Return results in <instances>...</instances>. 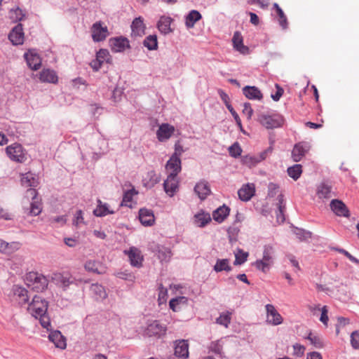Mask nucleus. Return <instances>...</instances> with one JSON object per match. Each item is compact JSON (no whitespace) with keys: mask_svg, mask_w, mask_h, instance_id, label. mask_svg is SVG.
Returning <instances> with one entry per match:
<instances>
[{"mask_svg":"<svg viewBox=\"0 0 359 359\" xmlns=\"http://www.w3.org/2000/svg\"><path fill=\"white\" fill-rule=\"evenodd\" d=\"M175 344V355L178 358H187L189 357L188 341L177 340Z\"/></svg>","mask_w":359,"mask_h":359,"instance_id":"dca6fc26","label":"nucleus"},{"mask_svg":"<svg viewBox=\"0 0 359 359\" xmlns=\"http://www.w3.org/2000/svg\"><path fill=\"white\" fill-rule=\"evenodd\" d=\"M277 89L276 93L274 95H271V97L274 101H278L283 94V89L278 84H276Z\"/></svg>","mask_w":359,"mask_h":359,"instance_id":"69168bd1","label":"nucleus"},{"mask_svg":"<svg viewBox=\"0 0 359 359\" xmlns=\"http://www.w3.org/2000/svg\"><path fill=\"white\" fill-rule=\"evenodd\" d=\"M39 79L41 82L57 83L58 77L55 71L50 69H44L39 74Z\"/></svg>","mask_w":359,"mask_h":359,"instance_id":"5701e85b","label":"nucleus"},{"mask_svg":"<svg viewBox=\"0 0 359 359\" xmlns=\"http://www.w3.org/2000/svg\"><path fill=\"white\" fill-rule=\"evenodd\" d=\"M21 184L25 187H36L38 182L33 173L27 172L22 175Z\"/></svg>","mask_w":359,"mask_h":359,"instance_id":"2f4dec72","label":"nucleus"},{"mask_svg":"<svg viewBox=\"0 0 359 359\" xmlns=\"http://www.w3.org/2000/svg\"><path fill=\"white\" fill-rule=\"evenodd\" d=\"M14 294L19 298V302L20 304H26L28 302L27 290L20 286L15 285L13 287Z\"/></svg>","mask_w":359,"mask_h":359,"instance_id":"c9c22d12","label":"nucleus"},{"mask_svg":"<svg viewBox=\"0 0 359 359\" xmlns=\"http://www.w3.org/2000/svg\"><path fill=\"white\" fill-rule=\"evenodd\" d=\"M25 197L32 199L29 208L25 209V213L29 216L39 215L42 210L41 203L37 198V191L35 189L30 188L26 191Z\"/></svg>","mask_w":359,"mask_h":359,"instance_id":"20e7f679","label":"nucleus"},{"mask_svg":"<svg viewBox=\"0 0 359 359\" xmlns=\"http://www.w3.org/2000/svg\"><path fill=\"white\" fill-rule=\"evenodd\" d=\"M327 309L326 306H324L321 309V316L320 318V320L325 325H327L328 322V316H327Z\"/></svg>","mask_w":359,"mask_h":359,"instance_id":"e2e57ef3","label":"nucleus"},{"mask_svg":"<svg viewBox=\"0 0 359 359\" xmlns=\"http://www.w3.org/2000/svg\"><path fill=\"white\" fill-rule=\"evenodd\" d=\"M232 42L234 48L241 53L245 55L249 53V48L243 44V36L239 32L234 33Z\"/></svg>","mask_w":359,"mask_h":359,"instance_id":"6ab92c4d","label":"nucleus"},{"mask_svg":"<svg viewBox=\"0 0 359 359\" xmlns=\"http://www.w3.org/2000/svg\"><path fill=\"white\" fill-rule=\"evenodd\" d=\"M97 206L93 210V213L97 217H104L109 214H114V211L109 210V205L107 203H102L100 200L97 201Z\"/></svg>","mask_w":359,"mask_h":359,"instance_id":"c756f323","label":"nucleus"},{"mask_svg":"<svg viewBox=\"0 0 359 359\" xmlns=\"http://www.w3.org/2000/svg\"><path fill=\"white\" fill-rule=\"evenodd\" d=\"M11 244L5 242L4 241L0 239V252L4 253H10L11 251L10 250V248L11 247Z\"/></svg>","mask_w":359,"mask_h":359,"instance_id":"0e129e2a","label":"nucleus"},{"mask_svg":"<svg viewBox=\"0 0 359 359\" xmlns=\"http://www.w3.org/2000/svg\"><path fill=\"white\" fill-rule=\"evenodd\" d=\"M160 182V176L155 171H149L143 177L142 183L147 188H152Z\"/></svg>","mask_w":359,"mask_h":359,"instance_id":"4be33fe9","label":"nucleus"},{"mask_svg":"<svg viewBox=\"0 0 359 359\" xmlns=\"http://www.w3.org/2000/svg\"><path fill=\"white\" fill-rule=\"evenodd\" d=\"M8 38L13 45H20L24 41L22 25H17L10 32Z\"/></svg>","mask_w":359,"mask_h":359,"instance_id":"4468645a","label":"nucleus"},{"mask_svg":"<svg viewBox=\"0 0 359 359\" xmlns=\"http://www.w3.org/2000/svg\"><path fill=\"white\" fill-rule=\"evenodd\" d=\"M96 58L100 61L101 64L104 62L111 63V55L106 49H100L96 54Z\"/></svg>","mask_w":359,"mask_h":359,"instance_id":"de8ad7c7","label":"nucleus"},{"mask_svg":"<svg viewBox=\"0 0 359 359\" xmlns=\"http://www.w3.org/2000/svg\"><path fill=\"white\" fill-rule=\"evenodd\" d=\"M7 156L16 162L22 163L26 160V154L21 146L18 143H14L8 146L6 149Z\"/></svg>","mask_w":359,"mask_h":359,"instance_id":"39448f33","label":"nucleus"},{"mask_svg":"<svg viewBox=\"0 0 359 359\" xmlns=\"http://www.w3.org/2000/svg\"><path fill=\"white\" fill-rule=\"evenodd\" d=\"M209 349L211 352L222 355V344L220 341H215L210 343L209 346Z\"/></svg>","mask_w":359,"mask_h":359,"instance_id":"5fc2aeb1","label":"nucleus"},{"mask_svg":"<svg viewBox=\"0 0 359 359\" xmlns=\"http://www.w3.org/2000/svg\"><path fill=\"white\" fill-rule=\"evenodd\" d=\"M351 344L353 348H359V332L358 331H354L351 335Z\"/></svg>","mask_w":359,"mask_h":359,"instance_id":"052dcab7","label":"nucleus"},{"mask_svg":"<svg viewBox=\"0 0 359 359\" xmlns=\"http://www.w3.org/2000/svg\"><path fill=\"white\" fill-rule=\"evenodd\" d=\"M124 253L128 256L130 263L133 266L140 267L142 266L143 257L139 249L131 247L128 250H125Z\"/></svg>","mask_w":359,"mask_h":359,"instance_id":"9b49d317","label":"nucleus"},{"mask_svg":"<svg viewBox=\"0 0 359 359\" xmlns=\"http://www.w3.org/2000/svg\"><path fill=\"white\" fill-rule=\"evenodd\" d=\"M309 142H300L294 144L292 151V158L294 162L300 161L310 150Z\"/></svg>","mask_w":359,"mask_h":359,"instance_id":"423d86ee","label":"nucleus"},{"mask_svg":"<svg viewBox=\"0 0 359 359\" xmlns=\"http://www.w3.org/2000/svg\"><path fill=\"white\" fill-rule=\"evenodd\" d=\"M175 131V128L173 126L168 123H162L156 132V136L160 142H164L168 140Z\"/></svg>","mask_w":359,"mask_h":359,"instance_id":"f8f14e48","label":"nucleus"},{"mask_svg":"<svg viewBox=\"0 0 359 359\" xmlns=\"http://www.w3.org/2000/svg\"><path fill=\"white\" fill-rule=\"evenodd\" d=\"M211 221L210 215L204 212H198L194 215V223L198 226H205Z\"/></svg>","mask_w":359,"mask_h":359,"instance_id":"72a5a7b5","label":"nucleus"},{"mask_svg":"<svg viewBox=\"0 0 359 359\" xmlns=\"http://www.w3.org/2000/svg\"><path fill=\"white\" fill-rule=\"evenodd\" d=\"M165 168L168 175L177 176L182 169L180 158L172 156L167 162Z\"/></svg>","mask_w":359,"mask_h":359,"instance_id":"ddd939ff","label":"nucleus"},{"mask_svg":"<svg viewBox=\"0 0 359 359\" xmlns=\"http://www.w3.org/2000/svg\"><path fill=\"white\" fill-rule=\"evenodd\" d=\"M243 93L250 100H260L263 97L262 92L256 86H245L243 88Z\"/></svg>","mask_w":359,"mask_h":359,"instance_id":"393cba45","label":"nucleus"},{"mask_svg":"<svg viewBox=\"0 0 359 359\" xmlns=\"http://www.w3.org/2000/svg\"><path fill=\"white\" fill-rule=\"evenodd\" d=\"M157 256L161 261H168L171 257V252L167 248H162L158 250Z\"/></svg>","mask_w":359,"mask_h":359,"instance_id":"4d7b16f0","label":"nucleus"},{"mask_svg":"<svg viewBox=\"0 0 359 359\" xmlns=\"http://www.w3.org/2000/svg\"><path fill=\"white\" fill-rule=\"evenodd\" d=\"M25 57L28 66L32 69L36 70L40 67L41 65V60L38 54L34 53L32 51H29L25 54Z\"/></svg>","mask_w":359,"mask_h":359,"instance_id":"aec40b11","label":"nucleus"},{"mask_svg":"<svg viewBox=\"0 0 359 359\" xmlns=\"http://www.w3.org/2000/svg\"><path fill=\"white\" fill-rule=\"evenodd\" d=\"M253 265L256 267L257 269L262 271L264 273H266L269 271L271 265L270 263L264 262L263 259L257 260Z\"/></svg>","mask_w":359,"mask_h":359,"instance_id":"864d4df0","label":"nucleus"},{"mask_svg":"<svg viewBox=\"0 0 359 359\" xmlns=\"http://www.w3.org/2000/svg\"><path fill=\"white\" fill-rule=\"evenodd\" d=\"M139 219L144 226H152L155 222L153 212L146 208L140 210Z\"/></svg>","mask_w":359,"mask_h":359,"instance_id":"a211bd4d","label":"nucleus"},{"mask_svg":"<svg viewBox=\"0 0 359 359\" xmlns=\"http://www.w3.org/2000/svg\"><path fill=\"white\" fill-rule=\"evenodd\" d=\"M229 151L231 156L236 158L241 154L242 149L238 143L236 142L229 147Z\"/></svg>","mask_w":359,"mask_h":359,"instance_id":"bf43d9fd","label":"nucleus"},{"mask_svg":"<svg viewBox=\"0 0 359 359\" xmlns=\"http://www.w3.org/2000/svg\"><path fill=\"white\" fill-rule=\"evenodd\" d=\"M57 284L63 289H66L73 283L69 275L58 274L55 278Z\"/></svg>","mask_w":359,"mask_h":359,"instance_id":"ea45409f","label":"nucleus"},{"mask_svg":"<svg viewBox=\"0 0 359 359\" xmlns=\"http://www.w3.org/2000/svg\"><path fill=\"white\" fill-rule=\"evenodd\" d=\"M187 301H188V299L185 297H178L172 299L170 301L169 306H170V308L173 311H177L180 309L179 305H180V304H187Z\"/></svg>","mask_w":359,"mask_h":359,"instance_id":"37998d69","label":"nucleus"},{"mask_svg":"<svg viewBox=\"0 0 359 359\" xmlns=\"http://www.w3.org/2000/svg\"><path fill=\"white\" fill-rule=\"evenodd\" d=\"M278 189L279 187L273 184V183H270L269 185V196L270 197H273L276 195V194L278 192Z\"/></svg>","mask_w":359,"mask_h":359,"instance_id":"338daca9","label":"nucleus"},{"mask_svg":"<svg viewBox=\"0 0 359 359\" xmlns=\"http://www.w3.org/2000/svg\"><path fill=\"white\" fill-rule=\"evenodd\" d=\"M137 194V192L135 190V189H132L125 192L121 205L123 206L131 207L133 198Z\"/></svg>","mask_w":359,"mask_h":359,"instance_id":"49530a36","label":"nucleus"},{"mask_svg":"<svg viewBox=\"0 0 359 359\" xmlns=\"http://www.w3.org/2000/svg\"><path fill=\"white\" fill-rule=\"evenodd\" d=\"M302 173V166L300 164H295L287 168V174L293 180H298Z\"/></svg>","mask_w":359,"mask_h":359,"instance_id":"79ce46f5","label":"nucleus"},{"mask_svg":"<svg viewBox=\"0 0 359 359\" xmlns=\"http://www.w3.org/2000/svg\"><path fill=\"white\" fill-rule=\"evenodd\" d=\"M25 282L29 289L37 292H43L48 285V281L44 276L34 271L26 274Z\"/></svg>","mask_w":359,"mask_h":359,"instance_id":"f03ea898","label":"nucleus"},{"mask_svg":"<svg viewBox=\"0 0 359 359\" xmlns=\"http://www.w3.org/2000/svg\"><path fill=\"white\" fill-rule=\"evenodd\" d=\"M316 194L321 199H327L334 195L332 187L325 182H322L317 187Z\"/></svg>","mask_w":359,"mask_h":359,"instance_id":"b1692460","label":"nucleus"},{"mask_svg":"<svg viewBox=\"0 0 359 359\" xmlns=\"http://www.w3.org/2000/svg\"><path fill=\"white\" fill-rule=\"evenodd\" d=\"M231 269L232 268L229 265V260L227 259H217L216 264L214 266V270L216 272H221L223 271L229 272L231 271Z\"/></svg>","mask_w":359,"mask_h":359,"instance_id":"4c0bfd02","label":"nucleus"},{"mask_svg":"<svg viewBox=\"0 0 359 359\" xmlns=\"http://www.w3.org/2000/svg\"><path fill=\"white\" fill-rule=\"evenodd\" d=\"M266 158V152L262 153L260 155V158H257L255 156H245L242 158V163L248 166L252 167L255 166L257 163L264 160Z\"/></svg>","mask_w":359,"mask_h":359,"instance_id":"e433bc0d","label":"nucleus"},{"mask_svg":"<svg viewBox=\"0 0 359 359\" xmlns=\"http://www.w3.org/2000/svg\"><path fill=\"white\" fill-rule=\"evenodd\" d=\"M258 122L267 129L280 127L284 122L283 118L278 114L261 113L257 118Z\"/></svg>","mask_w":359,"mask_h":359,"instance_id":"7ed1b4c3","label":"nucleus"},{"mask_svg":"<svg viewBox=\"0 0 359 359\" xmlns=\"http://www.w3.org/2000/svg\"><path fill=\"white\" fill-rule=\"evenodd\" d=\"M166 327L163 326L158 321L153 320L148 324L147 328L144 331V335L147 337H161L165 334Z\"/></svg>","mask_w":359,"mask_h":359,"instance_id":"0eeeda50","label":"nucleus"},{"mask_svg":"<svg viewBox=\"0 0 359 359\" xmlns=\"http://www.w3.org/2000/svg\"><path fill=\"white\" fill-rule=\"evenodd\" d=\"M48 302L39 295H35L28 306L29 313L35 318H39L43 327L48 330L50 326L49 317L46 315Z\"/></svg>","mask_w":359,"mask_h":359,"instance_id":"f257e3e1","label":"nucleus"},{"mask_svg":"<svg viewBox=\"0 0 359 359\" xmlns=\"http://www.w3.org/2000/svg\"><path fill=\"white\" fill-rule=\"evenodd\" d=\"M293 355L296 357H302L304 355L306 348L304 346L296 343L293 345Z\"/></svg>","mask_w":359,"mask_h":359,"instance_id":"13d9d810","label":"nucleus"},{"mask_svg":"<svg viewBox=\"0 0 359 359\" xmlns=\"http://www.w3.org/2000/svg\"><path fill=\"white\" fill-rule=\"evenodd\" d=\"M229 207L226 205L221 206L213 212V219L218 222H222L229 215Z\"/></svg>","mask_w":359,"mask_h":359,"instance_id":"7c9ffc66","label":"nucleus"},{"mask_svg":"<svg viewBox=\"0 0 359 359\" xmlns=\"http://www.w3.org/2000/svg\"><path fill=\"white\" fill-rule=\"evenodd\" d=\"M85 269L88 271L96 273H102V271L100 270V265L98 262L93 260H89L86 262Z\"/></svg>","mask_w":359,"mask_h":359,"instance_id":"09e8293b","label":"nucleus"},{"mask_svg":"<svg viewBox=\"0 0 359 359\" xmlns=\"http://www.w3.org/2000/svg\"><path fill=\"white\" fill-rule=\"evenodd\" d=\"M201 13L196 11L192 10L186 17L185 25L188 28H192L196 22L201 19Z\"/></svg>","mask_w":359,"mask_h":359,"instance_id":"473e14b6","label":"nucleus"},{"mask_svg":"<svg viewBox=\"0 0 359 359\" xmlns=\"http://www.w3.org/2000/svg\"><path fill=\"white\" fill-rule=\"evenodd\" d=\"M90 290L96 300L104 299L107 297V294L104 287L100 284H92Z\"/></svg>","mask_w":359,"mask_h":359,"instance_id":"bb28decb","label":"nucleus"},{"mask_svg":"<svg viewBox=\"0 0 359 359\" xmlns=\"http://www.w3.org/2000/svg\"><path fill=\"white\" fill-rule=\"evenodd\" d=\"M231 313L229 311L222 313L219 317L216 319V323L228 327L231 323Z\"/></svg>","mask_w":359,"mask_h":359,"instance_id":"3c124183","label":"nucleus"},{"mask_svg":"<svg viewBox=\"0 0 359 359\" xmlns=\"http://www.w3.org/2000/svg\"><path fill=\"white\" fill-rule=\"evenodd\" d=\"M144 46L149 50H154L158 48V40L156 35H149L143 41Z\"/></svg>","mask_w":359,"mask_h":359,"instance_id":"a19ab883","label":"nucleus"},{"mask_svg":"<svg viewBox=\"0 0 359 359\" xmlns=\"http://www.w3.org/2000/svg\"><path fill=\"white\" fill-rule=\"evenodd\" d=\"M133 33L136 36H142L144 34L145 25L143 19L141 17L135 18L131 25Z\"/></svg>","mask_w":359,"mask_h":359,"instance_id":"c85d7f7f","label":"nucleus"},{"mask_svg":"<svg viewBox=\"0 0 359 359\" xmlns=\"http://www.w3.org/2000/svg\"><path fill=\"white\" fill-rule=\"evenodd\" d=\"M273 7L276 10L280 25L283 27V29H286L287 27V20L284 12L276 3L274 4Z\"/></svg>","mask_w":359,"mask_h":359,"instance_id":"a18cd8bd","label":"nucleus"},{"mask_svg":"<svg viewBox=\"0 0 359 359\" xmlns=\"http://www.w3.org/2000/svg\"><path fill=\"white\" fill-rule=\"evenodd\" d=\"M172 20V18L168 16L163 15L160 18L157 23V28L161 33L163 34H167L172 32V29L170 28V24Z\"/></svg>","mask_w":359,"mask_h":359,"instance_id":"a878e982","label":"nucleus"},{"mask_svg":"<svg viewBox=\"0 0 359 359\" xmlns=\"http://www.w3.org/2000/svg\"><path fill=\"white\" fill-rule=\"evenodd\" d=\"M306 359H323L322 355L317 351L307 353Z\"/></svg>","mask_w":359,"mask_h":359,"instance_id":"774afa93","label":"nucleus"},{"mask_svg":"<svg viewBox=\"0 0 359 359\" xmlns=\"http://www.w3.org/2000/svg\"><path fill=\"white\" fill-rule=\"evenodd\" d=\"M330 208L339 217H349L350 211L346 204L338 199H333L330 202Z\"/></svg>","mask_w":359,"mask_h":359,"instance_id":"9d476101","label":"nucleus"},{"mask_svg":"<svg viewBox=\"0 0 359 359\" xmlns=\"http://www.w3.org/2000/svg\"><path fill=\"white\" fill-rule=\"evenodd\" d=\"M243 114L247 116L248 119L251 118L253 114V109H252L251 104L249 102L244 103Z\"/></svg>","mask_w":359,"mask_h":359,"instance_id":"680f3d73","label":"nucleus"},{"mask_svg":"<svg viewBox=\"0 0 359 359\" xmlns=\"http://www.w3.org/2000/svg\"><path fill=\"white\" fill-rule=\"evenodd\" d=\"M128 40L123 38H117L111 41V49L114 52L123 51L128 46Z\"/></svg>","mask_w":359,"mask_h":359,"instance_id":"f704fd0d","label":"nucleus"},{"mask_svg":"<svg viewBox=\"0 0 359 359\" xmlns=\"http://www.w3.org/2000/svg\"><path fill=\"white\" fill-rule=\"evenodd\" d=\"M255 193V187L254 184H246L243 185L238 191L239 198L243 201H248L251 199Z\"/></svg>","mask_w":359,"mask_h":359,"instance_id":"f3484780","label":"nucleus"},{"mask_svg":"<svg viewBox=\"0 0 359 359\" xmlns=\"http://www.w3.org/2000/svg\"><path fill=\"white\" fill-rule=\"evenodd\" d=\"M9 15H10V18L15 22L22 20L24 17L22 11L21 9H20L19 8H16L15 9L11 10Z\"/></svg>","mask_w":359,"mask_h":359,"instance_id":"6e6d98bb","label":"nucleus"},{"mask_svg":"<svg viewBox=\"0 0 359 359\" xmlns=\"http://www.w3.org/2000/svg\"><path fill=\"white\" fill-rule=\"evenodd\" d=\"M164 190L165 193L172 196L178 189V180L176 175H168L166 180L163 183Z\"/></svg>","mask_w":359,"mask_h":359,"instance_id":"2eb2a0df","label":"nucleus"},{"mask_svg":"<svg viewBox=\"0 0 359 359\" xmlns=\"http://www.w3.org/2000/svg\"><path fill=\"white\" fill-rule=\"evenodd\" d=\"M48 338L50 341L55 344V347L60 349H65L66 348V339L60 331L52 332L49 334Z\"/></svg>","mask_w":359,"mask_h":359,"instance_id":"412c9836","label":"nucleus"},{"mask_svg":"<svg viewBox=\"0 0 359 359\" xmlns=\"http://www.w3.org/2000/svg\"><path fill=\"white\" fill-rule=\"evenodd\" d=\"M309 340L310 343L316 348H322L324 347V343L321 337L310 332L306 337Z\"/></svg>","mask_w":359,"mask_h":359,"instance_id":"c03bdc74","label":"nucleus"},{"mask_svg":"<svg viewBox=\"0 0 359 359\" xmlns=\"http://www.w3.org/2000/svg\"><path fill=\"white\" fill-rule=\"evenodd\" d=\"M92 37L94 41H101L106 39L108 34L107 27L103 26L101 22L94 23L91 27Z\"/></svg>","mask_w":359,"mask_h":359,"instance_id":"1a4fd4ad","label":"nucleus"},{"mask_svg":"<svg viewBox=\"0 0 359 359\" xmlns=\"http://www.w3.org/2000/svg\"><path fill=\"white\" fill-rule=\"evenodd\" d=\"M266 322L272 325H280L283 318L272 304L266 305Z\"/></svg>","mask_w":359,"mask_h":359,"instance_id":"6e6552de","label":"nucleus"},{"mask_svg":"<svg viewBox=\"0 0 359 359\" xmlns=\"http://www.w3.org/2000/svg\"><path fill=\"white\" fill-rule=\"evenodd\" d=\"M278 212L276 213L277 221L279 223H282L285 221L284 217V211L285 210V205L284 203L283 196L282 194H279L278 196Z\"/></svg>","mask_w":359,"mask_h":359,"instance_id":"58836bf2","label":"nucleus"},{"mask_svg":"<svg viewBox=\"0 0 359 359\" xmlns=\"http://www.w3.org/2000/svg\"><path fill=\"white\" fill-rule=\"evenodd\" d=\"M273 254L274 251L271 246H265L263 252V259L264 262H269L271 264L273 263Z\"/></svg>","mask_w":359,"mask_h":359,"instance_id":"603ef678","label":"nucleus"},{"mask_svg":"<svg viewBox=\"0 0 359 359\" xmlns=\"http://www.w3.org/2000/svg\"><path fill=\"white\" fill-rule=\"evenodd\" d=\"M248 253L241 249H238L235 253L234 265H241L247 261Z\"/></svg>","mask_w":359,"mask_h":359,"instance_id":"8fccbe9b","label":"nucleus"},{"mask_svg":"<svg viewBox=\"0 0 359 359\" xmlns=\"http://www.w3.org/2000/svg\"><path fill=\"white\" fill-rule=\"evenodd\" d=\"M194 191L201 200L205 199L210 193V187L208 183L205 182L196 184Z\"/></svg>","mask_w":359,"mask_h":359,"instance_id":"cd10ccee","label":"nucleus"}]
</instances>
